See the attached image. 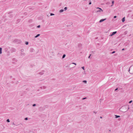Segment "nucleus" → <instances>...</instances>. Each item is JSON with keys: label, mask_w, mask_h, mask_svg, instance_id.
<instances>
[{"label": "nucleus", "mask_w": 133, "mask_h": 133, "mask_svg": "<svg viewBox=\"0 0 133 133\" xmlns=\"http://www.w3.org/2000/svg\"><path fill=\"white\" fill-rule=\"evenodd\" d=\"M129 109V106L125 105L119 109L120 111L123 112H125L127 111Z\"/></svg>", "instance_id": "f257e3e1"}, {"label": "nucleus", "mask_w": 133, "mask_h": 133, "mask_svg": "<svg viewBox=\"0 0 133 133\" xmlns=\"http://www.w3.org/2000/svg\"><path fill=\"white\" fill-rule=\"evenodd\" d=\"M16 50L14 48H12L11 49V52H13L16 51Z\"/></svg>", "instance_id": "f03ea898"}, {"label": "nucleus", "mask_w": 133, "mask_h": 133, "mask_svg": "<svg viewBox=\"0 0 133 133\" xmlns=\"http://www.w3.org/2000/svg\"><path fill=\"white\" fill-rule=\"evenodd\" d=\"M117 33V31H114L113 32L112 34L110 35V36H113V35H114L115 34H116Z\"/></svg>", "instance_id": "7ed1b4c3"}, {"label": "nucleus", "mask_w": 133, "mask_h": 133, "mask_svg": "<svg viewBox=\"0 0 133 133\" xmlns=\"http://www.w3.org/2000/svg\"><path fill=\"white\" fill-rule=\"evenodd\" d=\"M106 19V18H105L104 19H102L100 20L99 22L100 23L101 22H103V21H104Z\"/></svg>", "instance_id": "20e7f679"}, {"label": "nucleus", "mask_w": 133, "mask_h": 133, "mask_svg": "<svg viewBox=\"0 0 133 133\" xmlns=\"http://www.w3.org/2000/svg\"><path fill=\"white\" fill-rule=\"evenodd\" d=\"M82 46V44H81L79 43L78 44V47L80 48Z\"/></svg>", "instance_id": "39448f33"}, {"label": "nucleus", "mask_w": 133, "mask_h": 133, "mask_svg": "<svg viewBox=\"0 0 133 133\" xmlns=\"http://www.w3.org/2000/svg\"><path fill=\"white\" fill-rule=\"evenodd\" d=\"M132 66H131L130 67V68H129V72L131 74H133V72H130V69H131V68Z\"/></svg>", "instance_id": "423d86ee"}, {"label": "nucleus", "mask_w": 133, "mask_h": 133, "mask_svg": "<svg viewBox=\"0 0 133 133\" xmlns=\"http://www.w3.org/2000/svg\"><path fill=\"white\" fill-rule=\"evenodd\" d=\"M40 88L41 89H45L46 88V87L45 86H43V87H40Z\"/></svg>", "instance_id": "0eeeda50"}, {"label": "nucleus", "mask_w": 133, "mask_h": 133, "mask_svg": "<svg viewBox=\"0 0 133 133\" xmlns=\"http://www.w3.org/2000/svg\"><path fill=\"white\" fill-rule=\"evenodd\" d=\"M44 72V71H42L39 72V74H40L41 75H42L43 74H44V72Z\"/></svg>", "instance_id": "6e6552de"}, {"label": "nucleus", "mask_w": 133, "mask_h": 133, "mask_svg": "<svg viewBox=\"0 0 133 133\" xmlns=\"http://www.w3.org/2000/svg\"><path fill=\"white\" fill-rule=\"evenodd\" d=\"M125 21V17L123 18L122 19V21L123 22H124Z\"/></svg>", "instance_id": "1a4fd4ad"}, {"label": "nucleus", "mask_w": 133, "mask_h": 133, "mask_svg": "<svg viewBox=\"0 0 133 133\" xmlns=\"http://www.w3.org/2000/svg\"><path fill=\"white\" fill-rule=\"evenodd\" d=\"M25 55V53H21L20 54V55L21 56H24Z\"/></svg>", "instance_id": "9d476101"}, {"label": "nucleus", "mask_w": 133, "mask_h": 133, "mask_svg": "<svg viewBox=\"0 0 133 133\" xmlns=\"http://www.w3.org/2000/svg\"><path fill=\"white\" fill-rule=\"evenodd\" d=\"M97 9H99L102 12H103V10L100 8L97 7Z\"/></svg>", "instance_id": "9b49d317"}, {"label": "nucleus", "mask_w": 133, "mask_h": 133, "mask_svg": "<svg viewBox=\"0 0 133 133\" xmlns=\"http://www.w3.org/2000/svg\"><path fill=\"white\" fill-rule=\"evenodd\" d=\"M115 118H117L120 117V116H119L117 115H115Z\"/></svg>", "instance_id": "f8f14e48"}, {"label": "nucleus", "mask_w": 133, "mask_h": 133, "mask_svg": "<svg viewBox=\"0 0 133 133\" xmlns=\"http://www.w3.org/2000/svg\"><path fill=\"white\" fill-rule=\"evenodd\" d=\"M40 35V34H38L37 35H36V36H35V38H37L38 37V36H39Z\"/></svg>", "instance_id": "ddd939ff"}, {"label": "nucleus", "mask_w": 133, "mask_h": 133, "mask_svg": "<svg viewBox=\"0 0 133 133\" xmlns=\"http://www.w3.org/2000/svg\"><path fill=\"white\" fill-rule=\"evenodd\" d=\"M2 48H0V54H1L2 53Z\"/></svg>", "instance_id": "4468645a"}, {"label": "nucleus", "mask_w": 133, "mask_h": 133, "mask_svg": "<svg viewBox=\"0 0 133 133\" xmlns=\"http://www.w3.org/2000/svg\"><path fill=\"white\" fill-rule=\"evenodd\" d=\"M63 11H64V10L61 9L59 11V12H60V13H62V12H63Z\"/></svg>", "instance_id": "2eb2a0df"}, {"label": "nucleus", "mask_w": 133, "mask_h": 133, "mask_svg": "<svg viewBox=\"0 0 133 133\" xmlns=\"http://www.w3.org/2000/svg\"><path fill=\"white\" fill-rule=\"evenodd\" d=\"M115 52V51H114L112 52H111L110 53V54H113Z\"/></svg>", "instance_id": "dca6fc26"}, {"label": "nucleus", "mask_w": 133, "mask_h": 133, "mask_svg": "<svg viewBox=\"0 0 133 133\" xmlns=\"http://www.w3.org/2000/svg\"><path fill=\"white\" fill-rule=\"evenodd\" d=\"M65 56H66V55L65 54H64L63 56H62V58H64L65 57Z\"/></svg>", "instance_id": "f3484780"}, {"label": "nucleus", "mask_w": 133, "mask_h": 133, "mask_svg": "<svg viewBox=\"0 0 133 133\" xmlns=\"http://www.w3.org/2000/svg\"><path fill=\"white\" fill-rule=\"evenodd\" d=\"M67 8L66 7H65L64 8V10L65 11H66V10H67Z\"/></svg>", "instance_id": "a211bd4d"}, {"label": "nucleus", "mask_w": 133, "mask_h": 133, "mask_svg": "<svg viewBox=\"0 0 133 133\" xmlns=\"http://www.w3.org/2000/svg\"><path fill=\"white\" fill-rule=\"evenodd\" d=\"M83 82L84 83H86L87 82V81L86 80H84L83 81Z\"/></svg>", "instance_id": "6ab92c4d"}, {"label": "nucleus", "mask_w": 133, "mask_h": 133, "mask_svg": "<svg viewBox=\"0 0 133 133\" xmlns=\"http://www.w3.org/2000/svg\"><path fill=\"white\" fill-rule=\"evenodd\" d=\"M29 44V42H26L25 43V44H26V45H28Z\"/></svg>", "instance_id": "aec40b11"}, {"label": "nucleus", "mask_w": 133, "mask_h": 133, "mask_svg": "<svg viewBox=\"0 0 133 133\" xmlns=\"http://www.w3.org/2000/svg\"><path fill=\"white\" fill-rule=\"evenodd\" d=\"M6 121L8 122H10V120L9 119H7Z\"/></svg>", "instance_id": "412c9836"}, {"label": "nucleus", "mask_w": 133, "mask_h": 133, "mask_svg": "<svg viewBox=\"0 0 133 133\" xmlns=\"http://www.w3.org/2000/svg\"><path fill=\"white\" fill-rule=\"evenodd\" d=\"M54 15V14H53V13H51L50 14V16H53V15Z\"/></svg>", "instance_id": "4be33fe9"}, {"label": "nucleus", "mask_w": 133, "mask_h": 133, "mask_svg": "<svg viewBox=\"0 0 133 133\" xmlns=\"http://www.w3.org/2000/svg\"><path fill=\"white\" fill-rule=\"evenodd\" d=\"M24 119L25 120H28V117H26V118H25Z\"/></svg>", "instance_id": "5701e85b"}, {"label": "nucleus", "mask_w": 133, "mask_h": 133, "mask_svg": "<svg viewBox=\"0 0 133 133\" xmlns=\"http://www.w3.org/2000/svg\"><path fill=\"white\" fill-rule=\"evenodd\" d=\"M101 11L99 9L97 11V12H101Z\"/></svg>", "instance_id": "b1692460"}, {"label": "nucleus", "mask_w": 133, "mask_h": 133, "mask_svg": "<svg viewBox=\"0 0 133 133\" xmlns=\"http://www.w3.org/2000/svg\"><path fill=\"white\" fill-rule=\"evenodd\" d=\"M21 51L22 52H23L24 51V49H21Z\"/></svg>", "instance_id": "393cba45"}, {"label": "nucleus", "mask_w": 133, "mask_h": 133, "mask_svg": "<svg viewBox=\"0 0 133 133\" xmlns=\"http://www.w3.org/2000/svg\"><path fill=\"white\" fill-rule=\"evenodd\" d=\"M132 102V100H131L129 102V103H131Z\"/></svg>", "instance_id": "a878e982"}, {"label": "nucleus", "mask_w": 133, "mask_h": 133, "mask_svg": "<svg viewBox=\"0 0 133 133\" xmlns=\"http://www.w3.org/2000/svg\"><path fill=\"white\" fill-rule=\"evenodd\" d=\"M91 54H90V55H89V57H88V58H90V56H91Z\"/></svg>", "instance_id": "bb28decb"}, {"label": "nucleus", "mask_w": 133, "mask_h": 133, "mask_svg": "<svg viewBox=\"0 0 133 133\" xmlns=\"http://www.w3.org/2000/svg\"><path fill=\"white\" fill-rule=\"evenodd\" d=\"M36 104H34L32 106L33 107H35V106H36Z\"/></svg>", "instance_id": "cd10ccee"}, {"label": "nucleus", "mask_w": 133, "mask_h": 133, "mask_svg": "<svg viewBox=\"0 0 133 133\" xmlns=\"http://www.w3.org/2000/svg\"><path fill=\"white\" fill-rule=\"evenodd\" d=\"M40 27V25H38L37 26V28H39Z\"/></svg>", "instance_id": "c85d7f7f"}, {"label": "nucleus", "mask_w": 133, "mask_h": 133, "mask_svg": "<svg viewBox=\"0 0 133 133\" xmlns=\"http://www.w3.org/2000/svg\"><path fill=\"white\" fill-rule=\"evenodd\" d=\"M91 4V1H90V2H89V5H90V4Z\"/></svg>", "instance_id": "c756f323"}, {"label": "nucleus", "mask_w": 133, "mask_h": 133, "mask_svg": "<svg viewBox=\"0 0 133 133\" xmlns=\"http://www.w3.org/2000/svg\"><path fill=\"white\" fill-rule=\"evenodd\" d=\"M82 68L83 69V70H84V66H83L82 67Z\"/></svg>", "instance_id": "7c9ffc66"}, {"label": "nucleus", "mask_w": 133, "mask_h": 133, "mask_svg": "<svg viewBox=\"0 0 133 133\" xmlns=\"http://www.w3.org/2000/svg\"><path fill=\"white\" fill-rule=\"evenodd\" d=\"M87 98V97H85V98H82V99L83 100H84V99H86Z\"/></svg>", "instance_id": "2f4dec72"}, {"label": "nucleus", "mask_w": 133, "mask_h": 133, "mask_svg": "<svg viewBox=\"0 0 133 133\" xmlns=\"http://www.w3.org/2000/svg\"><path fill=\"white\" fill-rule=\"evenodd\" d=\"M112 4H113L114 3V2L113 1L112 2Z\"/></svg>", "instance_id": "473e14b6"}, {"label": "nucleus", "mask_w": 133, "mask_h": 133, "mask_svg": "<svg viewBox=\"0 0 133 133\" xmlns=\"http://www.w3.org/2000/svg\"><path fill=\"white\" fill-rule=\"evenodd\" d=\"M116 17H117V16H115L114 17V18H116Z\"/></svg>", "instance_id": "72a5a7b5"}, {"label": "nucleus", "mask_w": 133, "mask_h": 133, "mask_svg": "<svg viewBox=\"0 0 133 133\" xmlns=\"http://www.w3.org/2000/svg\"><path fill=\"white\" fill-rule=\"evenodd\" d=\"M72 64H75V65H76V63H72Z\"/></svg>", "instance_id": "f704fd0d"}, {"label": "nucleus", "mask_w": 133, "mask_h": 133, "mask_svg": "<svg viewBox=\"0 0 133 133\" xmlns=\"http://www.w3.org/2000/svg\"><path fill=\"white\" fill-rule=\"evenodd\" d=\"M12 125H16V124L14 123L13 122L12 124Z\"/></svg>", "instance_id": "c9c22d12"}, {"label": "nucleus", "mask_w": 133, "mask_h": 133, "mask_svg": "<svg viewBox=\"0 0 133 133\" xmlns=\"http://www.w3.org/2000/svg\"><path fill=\"white\" fill-rule=\"evenodd\" d=\"M118 88H116V89H115V91H116V90H118Z\"/></svg>", "instance_id": "e433bc0d"}, {"label": "nucleus", "mask_w": 133, "mask_h": 133, "mask_svg": "<svg viewBox=\"0 0 133 133\" xmlns=\"http://www.w3.org/2000/svg\"><path fill=\"white\" fill-rule=\"evenodd\" d=\"M93 112H94V113H95V114H96V113H97V112H95V111H93Z\"/></svg>", "instance_id": "4c0bfd02"}, {"label": "nucleus", "mask_w": 133, "mask_h": 133, "mask_svg": "<svg viewBox=\"0 0 133 133\" xmlns=\"http://www.w3.org/2000/svg\"><path fill=\"white\" fill-rule=\"evenodd\" d=\"M125 50V49L124 48H123V49H122V51H123V50Z\"/></svg>", "instance_id": "58836bf2"}, {"label": "nucleus", "mask_w": 133, "mask_h": 133, "mask_svg": "<svg viewBox=\"0 0 133 133\" xmlns=\"http://www.w3.org/2000/svg\"><path fill=\"white\" fill-rule=\"evenodd\" d=\"M19 125V124H17V125H16L18 126V125Z\"/></svg>", "instance_id": "ea45409f"}, {"label": "nucleus", "mask_w": 133, "mask_h": 133, "mask_svg": "<svg viewBox=\"0 0 133 133\" xmlns=\"http://www.w3.org/2000/svg\"><path fill=\"white\" fill-rule=\"evenodd\" d=\"M100 118H102V116H101V117H100Z\"/></svg>", "instance_id": "a19ab883"}, {"label": "nucleus", "mask_w": 133, "mask_h": 133, "mask_svg": "<svg viewBox=\"0 0 133 133\" xmlns=\"http://www.w3.org/2000/svg\"><path fill=\"white\" fill-rule=\"evenodd\" d=\"M15 59V58H13V60H14V59Z\"/></svg>", "instance_id": "79ce46f5"}, {"label": "nucleus", "mask_w": 133, "mask_h": 133, "mask_svg": "<svg viewBox=\"0 0 133 133\" xmlns=\"http://www.w3.org/2000/svg\"><path fill=\"white\" fill-rule=\"evenodd\" d=\"M97 38H98V37H96V39H97Z\"/></svg>", "instance_id": "37998d69"}]
</instances>
